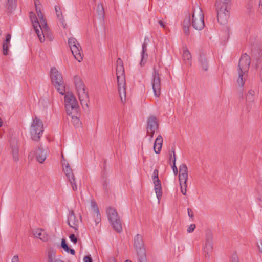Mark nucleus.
<instances>
[{"instance_id":"1","label":"nucleus","mask_w":262,"mask_h":262,"mask_svg":"<svg viewBox=\"0 0 262 262\" xmlns=\"http://www.w3.org/2000/svg\"><path fill=\"white\" fill-rule=\"evenodd\" d=\"M124 72V68L122 60L120 58H118L117 60L116 76L118 92L122 102L125 101L126 100L125 79Z\"/></svg>"},{"instance_id":"2","label":"nucleus","mask_w":262,"mask_h":262,"mask_svg":"<svg viewBox=\"0 0 262 262\" xmlns=\"http://www.w3.org/2000/svg\"><path fill=\"white\" fill-rule=\"evenodd\" d=\"M74 82L82 107L83 109H87L89 107L88 104L89 102V96L88 93L85 91L84 84L82 79L77 76H74Z\"/></svg>"},{"instance_id":"3","label":"nucleus","mask_w":262,"mask_h":262,"mask_svg":"<svg viewBox=\"0 0 262 262\" xmlns=\"http://www.w3.org/2000/svg\"><path fill=\"white\" fill-rule=\"evenodd\" d=\"M43 132V125L41 120L35 117L33 119V122L30 128L31 138L35 141H38Z\"/></svg>"},{"instance_id":"4","label":"nucleus","mask_w":262,"mask_h":262,"mask_svg":"<svg viewBox=\"0 0 262 262\" xmlns=\"http://www.w3.org/2000/svg\"><path fill=\"white\" fill-rule=\"evenodd\" d=\"M65 108L67 114L74 113L77 114V111H79V107L77 101L74 95L71 93L67 92L64 95Z\"/></svg>"},{"instance_id":"5","label":"nucleus","mask_w":262,"mask_h":262,"mask_svg":"<svg viewBox=\"0 0 262 262\" xmlns=\"http://www.w3.org/2000/svg\"><path fill=\"white\" fill-rule=\"evenodd\" d=\"M204 18L202 9L198 6L194 8L191 24L195 29L201 30L204 28L205 26Z\"/></svg>"},{"instance_id":"6","label":"nucleus","mask_w":262,"mask_h":262,"mask_svg":"<svg viewBox=\"0 0 262 262\" xmlns=\"http://www.w3.org/2000/svg\"><path fill=\"white\" fill-rule=\"evenodd\" d=\"M68 45L75 58L81 62L83 60L82 50L80 45L76 38L71 37L68 39Z\"/></svg>"},{"instance_id":"7","label":"nucleus","mask_w":262,"mask_h":262,"mask_svg":"<svg viewBox=\"0 0 262 262\" xmlns=\"http://www.w3.org/2000/svg\"><path fill=\"white\" fill-rule=\"evenodd\" d=\"M134 246L137 250L139 262H146L145 249L143 248L142 237L140 234H137L134 238Z\"/></svg>"},{"instance_id":"8","label":"nucleus","mask_w":262,"mask_h":262,"mask_svg":"<svg viewBox=\"0 0 262 262\" xmlns=\"http://www.w3.org/2000/svg\"><path fill=\"white\" fill-rule=\"evenodd\" d=\"M158 123L156 117L150 116L147 121V134L149 136V140L151 141L153 138L155 132L158 129Z\"/></svg>"},{"instance_id":"9","label":"nucleus","mask_w":262,"mask_h":262,"mask_svg":"<svg viewBox=\"0 0 262 262\" xmlns=\"http://www.w3.org/2000/svg\"><path fill=\"white\" fill-rule=\"evenodd\" d=\"M151 85L155 96L158 97L161 94V81L159 74L155 69L152 75Z\"/></svg>"},{"instance_id":"10","label":"nucleus","mask_w":262,"mask_h":262,"mask_svg":"<svg viewBox=\"0 0 262 262\" xmlns=\"http://www.w3.org/2000/svg\"><path fill=\"white\" fill-rule=\"evenodd\" d=\"M37 16L39 19V23L41 28H39V29L40 31L41 36H44L45 38V36L46 37H49V39L51 40L52 39L51 36L50 29L47 25L46 19L43 17V14H39Z\"/></svg>"},{"instance_id":"11","label":"nucleus","mask_w":262,"mask_h":262,"mask_svg":"<svg viewBox=\"0 0 262 262\" xmlns=\"http://www.w3.org/2000/svg\"><path fill=\"white\" fill-rule=\"evenodd\" d=\"M213 250V238L211 234L206 236L205 244L203 246V253L206 258H209Z\"/></svg>"},{"instance_id":"12","label":"nucleus","mask_w":262,"mask_h":262,"mask_svg":"<svg viewBox=\"0 0 262 262\" xmlns=\"http://www.w3.org/2000/svg\"><path fill=\"white\" fill-rule=\"evenodd\" d=\"M152 179L154 184L155 193L157 198L159 200L162 196V192L161 181L158 178V170L157 169H155L153 171Z\"/></svg>"},{"instance_id":"13","label":"nucleus","mask_w":262,"mask_h":262,"mask_svg":"<svg viewBox=\"0 0 262 262\" xmlns=\"http://www.w3.org/2000/svg\"><path fill=\"white\" fill-rule=\"evenodd\" d=\"M216 8L218 21L221 24H225L229 17V12L228 9L223 7Z\"/></svg>"},{"instance_id":"14","label":"nucleus","mask_w":262,"mask_h":262,"mask_svg":"<svg viewBox=\"0 0 262 262\" xmlns=\"http://www.w3.org/2000/svg\"><path fill=\"white\" fill-rule=\"evenodd\" d=\"M250 64V59L246 54L242 55L238 62V71L248 73Z\"/></svg>"},{"instance_id":"15","label":"nucleus","mask_w":262,"mask_h":262,"mask_svg":"<svg viewBox=\"0 0 262 262\" xmlns=\"http://www.w3.org/2000/svg\"><path fill=\"white\" fill-rule=\"evenodd\" d=\"M30 18L32 23L33 26L35 30V31L41 42H43L45 41L44 36H41V34L39 28H41L39 25V21L33 12L30 13Z\"/></svg>"},{"instance_id":"16","label":"nucleus","mask_w":262,"mask_h":262,"mask_svg":"<svg viewBox=\"0 0 262 262\" xmlns=\"http://www.w3.org/2000/svg\"><path fill=\"white\" fill-rule=\"evenodd\" d=\"M50 76L52 82L54 85L59 83H63L61 74L55 68H52L50 71Z\"/></svg>"},{"instance_id":"17","label":"nucleus","mask_w":262,"mask_h":262,"mask_svg":"<svg viewBox=\"0 0 262 262\" xmlns=\"http://www.w3.org/2000/svg\"><path fill=\"white\" fill-rule=\"evenodd\" d=\"M10 147L13 160L14 162H17L19 160V146L16 140H12L10 142Z\"/></svg>"},{"instance_id":"18","label":"nucleus","mask_w":262,"mask_h":262,"mask_svg":"<svg viewBox=\"0 0 262 262\" xmlns=\"http://www.w3.org/2000/svg\"><path fill=\"white\" fill-rule=\"evenodd\" d=\"M68 224L70 227L74 230H77L78 229L79 220L76 219L73 211L69 212L68 217Z\"/></svg>"},{"instance_id":"19","label":"nucleus","mask_w":262,"mask_h":262,"mask_svg":"<svg viewBox=\"0 0 262 262\" xmlns=\"http://www.w3.org/2000/svg\"><path fill=\"white\" fill-rule=\"evenodd\" d=\"M33 154L35 155L37 161L40 163H42L47 158V151L40 147L36 149Z\"/></svg>"},{"instance_id":"20","label":"nucleus","mask_w":262,"mask_h":262,"mask_svg":"<svg viewBox=\"0 0 262 262\" xmlns=\"http://www.w3.org/2000/svg\"><path fill=\"white\" fill-rule=\"evenodd\" d=\"M188 168L185 164L182 163L179 166V181H188Z\"/></svg>"},{"instance_id":"21","label":"nucleus","mask_w":262,"mask_h":262,"mask_svg":"<svg viewBox=\"0 0 262 262\" xmlns=\"http://www.w3.org/2000/svg\"><path fill=\"white\" fill-rule=\"evenodd\" d=\"M257 49L254 50L253 48L252 49V52L253 55H258V58L256 63V67L257 69L259 70L260 75L262 77V57L260 56L261 50L259 47H257Z\"/></svg>"},{"instance_id":"22","label":"nucleus","mask_w":262,"mask_h":262,"mask_svg":"<svg viewBox=\"0 0 262 262\" xmlns=\"http://www.w3.org/2000/svg\"><path fill=\"white\" fill-rule=\"evenodd\" d=\"M71 118V121L75 127H80L81 122L80 121L79 117L80 116L79 111H77V114L71 113L67 114Z\"/></svg>"},{"instance_id":"23","label":"nucleus","mask_w":262,"mask_h":262,"mask_svg":"<svg viewBox=\"0 0 262 262\" xmlns=\"http://www.w3.org/2000/svg\"><path fill=\"white\" fill-rule=\"evenodd\" d=\"M255 91L253 90H250L246 96V102L247 106L248 111L250 110V106L254 101Z\"/></svg>"},{"instance_id":"24","label":"nucleus","mask_w":262,"mask_h":262,"mask_svg":"<svg viewBox=\"0 0 262 262\" xmlns=\"http://www.w3.org/2000/svg\"><path fill=\"white\" fill-rule=\"evenodd\" d=\"M33 235L43 241H47L48 237L46 233L41 229H36L33 231Z\"/></svg>"},{"instance_id":"25","label":"nucleus","mask_w":262,"mask_h":262,"mask_svg":"<svg viewBox=\"0 0 262 262\" xmlns=\"http://www.w3.org/2000/svg\"><path fill=\"white\" fill-rule=\"evenodd\" d=\"M113 229L118 233H120L122 231V222L118 217L110 222Z\"/></svg>"},{"instance_id":"26","label":"nucleus","mask_w":262,"mask_h":262,"mask_svg":"<svg viewBox=\"0 0 262 262\" xmlns=\"http://www.w3.org/2000/svg\"><path fill=\"white\" fill-rule=\"evenodd\" d=\"M55 10L56 11V14L57 18H58V20L60 21V25L64 28L66 27V24L65 23V21L63 18V16L62 15V13L61 10V8L59 6H55Z\"/></svg>"},{"instance_id":"27","label":"nucleus","mask_w":262,"mask_h":262,"mask_svg":"<svg viewBox=\"0 0 262 262\" xmlns=\"http://www.w3.org/2000/svg\"><path fill=\"white\" fill-rule=\"evenodd\" d=\"M163 143V138L161 135H159L155 140L154 149L156 154H159L161 150Z\"/></svg>"},{"instance_id":"28","label":"nucleus","mask_w":262,"mask_h":262,"mask_svg":"<svg viewBox=\"0 0 262 262\" xmlns=\"http://www.w3.org/2000/svg\"><path fill=\"white\" fill-rule=\"evenodd\" d=\"M238 76L237 79V83L239 87H243L247 77V73L238 71Z\"/></svg>"},{"instance_id":"29","label":"nucleus","mask_w":262,"mask_h":262,"mask_svg":"<svg viewBox=\"0 0 262 262\" xmlns=\"http://www.w3.org/2000/svg\"><path fill=\"white\" fill-rule=\"evenodd\" d=\"M106 214L110 222L119 217L116 210L111 207H109L107 208Z\"/></svg>"},{"instance_id":"30","label":"nucleus","mask_w":262,"mask_h":262,"mask_svg":"<svg viewBox=\"0 0 262 262\" xmlns=\"http://www.w3.org/2000/svg\"><path fill=\"white\" fill-rule=\"evenodd\" d=\"M199 63L200 67L204 71H207L208 68V63L207 60L204 55H201L199 58Z\"/></svg>"},{"instance_id":"31","label":"nucleus","mask_w":262,"mask_h":262,"mask_svg":"<svg viewBox=\"0 0 262 262\" xmlns=\"http://www.w3.org/2000/svg\"><path fill=\"white\" fill-rule=\"evenodd\" d=\"M147 45L146 43H143L142 46V52H141V60L140 62L141 66H144L146 61V59L148 57L147 53Z\"/></svg>"},{"instance_id":"32","label":"nucleus","mask_w":262,"mask_h":262,"mask_svg":"<svg viewBox=\"0 0 262 262\" xmlns=\"http://www.w3.org/2000/svg\"><path fill=\"white\" fill-rule=\"evenodd\" d=\"M11 35L10 34H7L6 37V39L3 43V54L7 55L9 50V47L10 46V41L11 40Z\"/></svg>"},{"instance_id":"33","label":"nucleus","mask_w":262,"mask_h":262,"mask_svg":"<svg viewBox=\"0 0 262 262\" xmlns=\"http://www.w3.org/2000/svg\"><path fill=\"white\" fill-rule=\"evenodd\" d=\"M231 0H217L215 4L216 8L222 7L228 9L231 4Z\"/></svg>"},{"instance_id":"34","label":"nucleus","mask_w":262,"mask_h":262,"mask_svg":"<svg viewBox=\"0 0 262 262\" xmlns=\"http://www.w3.org/2000/svg\"><path fill=\"white\" fill-rule=\"evenodd\" d=\"M48 262H56L59 259H56V251L51 249L48 252Z\"/></svg>"},{"instance_id":"35","label":"nucleus","mask_w":262,"mask_h":262,"mask_svg":"<svg viewBox=\"0 0 262 262\" xmlns=\"http://www.w3.org/2000/svg\"><path fill=\"white\" fill-rule=\"evenodd\" d=\"M61 246L64 250L67 253H70L72 255H74L75 254V250L71 249L68 247L64 239H62L61 243Z\"/></svg>"},{"instance_id":"36","label":"nucleus","mask_w":262,"mask_h":262,"mask_svg":"<svg viewBox=\"0 0 262 262\" xmlns=\"http://www.w3.org/2000/svg\"><path fill=\"white\" fill-rule=\"evenodd\" d=\"M96 11L99 19H103L104 16V11L103 7L101 4L98 5Z\"/></svg>"},{"instance_id":"37","label":"nucleus","mask_w":262,"mask_h":262,"mask_svg":"<svg viewBox=\"0 0 262 262\" xmlns=\"http://www.w3.org/2000/svg\"><path fill=\"white\" fill-rule=\"evenodd\" d=\"M63 171L68 179L72 178V177H74L72 169L70 167L68 163H67V166H65V167H64Z\"/></svg>"},{"instance_id":"38","label":"nucleus","mask_w":262,"mask_h":262,"mask_svg":"<svg viewBox=\"0 0 262 262\" xmlns=\"http://www.w3.org/2000/svg\"><path fill=\"white\" fill-rule=\"evenodd\" d=\"M187 181H179L181 192L183 195H186L187 187Z\"/></svg>"},{"instance_id":"39","label":"nucleus","mask_w":262,"mask_h":262,"mask_svg":"<svg viewBox=\"0 0 262 262\" xmlns=\"http://www.w3.org/2000/svg\"><path fill=\"white\" fill-rule=\"evenodd\" d=\"M55 88H56L57 91L61 94V95H65L66 93V88L64 85L63 83H59L56 85H54Z\"/></svg>"},{"instance_id":"40","label":"nucleus","mask_w":262,"mask_h":262,"mask_svg":"<svg viewBox=\"0 0 262 262\" xmlns=\"http://www.w3.org/2000/svg\"><path fill=\"white\" fill-rule=\"evenodd\" d=\"M7 7L9 11L12 10L16 7V0H8Z\"/></svg>"},{"instance_id":"41","label":"nucleus","mask_w":262,"mask_h":262,"mask_svg":"<svg viewBox=\"0 0 262 262\" xmlns=\"http://www.w3.org/2000/svg\"><path fill=\"white\" fill-rule=\"evenodd\" d=\"M183 57L185 61H189L191 58V55L189 51L187 49L183 50Z\"/></svg>"},{"instance_id":"42","label":"nucleus","mask_w":262,"mask_h":262,"mask_svg":"<svg viewBox=\"0 0 262 262\" xmlns=\"http://www.w3.org/2000/svg\"><path fill=\"white\" fill-rule=\"evenodd\" d=\"M172 152L173 154V159L172 160L173 165L172 166V170H173L174 174H177L178 173V169H177V166H176V155L174 154V149L173 147L172 148Z\"/></svg>"},{"instance_id":"43","label":"nucleus","mask_w":262,"mask_h":262,"mask_svg":"<svg viewBox=\"0 0 262 262\" xmlns=\"http://www.w3.org/2000/svg\"><path fill=\"white\" fill-rule=\"evenodd\" d=\"M93 217L96 225H97L101 221V216L99 211L94 213Z\"/></svg>"},{"instance_id":"44","label":"nucleus","mask_w":262,"mask_h":262,"mask_svg":"<svg viewBox=\"0 0 262 262\" xmlns=\"http://www.w3.org/2000/svg\"><path fill=\"white\" fill-rule=\"evenodd\" d=\"M191 25L190 14H189L187 17H186L183 21V27H190Z\"/></svg>"},{"instance_id":"45","label":"nucleus","mask_w":262,"mask_h":262,"mask_svg":"<svg viewBox=\"0 0 262 262\" xmlns=\"http://www.w3.org/2000/svg\"><path fill=\"white\" fill-rule=\"evenodd\" d=\"M71 185L72 189L74 191H76L77 190V185L76 184V181L74 177H72L69 179Z\"/></svg>"},{"instance_id":"46","label":"nucleus","mask_w":262,"mask_h":262,"mask_svg":"<svg viewBox=\"0 0 262 262\" xmlns=\"http://www.w3.org/2000/svg\"><path fill=\"white\" fill-rule=\"evenodd\" d=\"M91 206L92 209H93L94 213H96L97 212V211H99L98 206L95 201H91Z\"/></svg>"},{"instance_id":"47","label":"nucleus","mask_w":262,"mask_h":262,"mask_svg":"<svg viewBox=\"0 0 262 262\" xmlns=\"http://www.w3.org/2000/svg\"><path fill=\"white\" fill-rule=\"evenodd\" d=\"M195 228V225L193 224H191L189 227L187 228V231L188 233H191L192 232Z\"/></svg>"},{"instance_id":"48","label":"nucleus","mask_w":262,"mask_h":262,"mask_svg":"<svg viewBox=\"0 0 262 262\" xmlns=\"http://www.w3.org/2000/svg\"><path fill=\"white\" fill-rule=\"evenodd\" d=\"M69 238L71 240V241L74 243V244H76L77 242V239L74 234H71L69 236Z\"/></svg>"},{"instance_id":"49","label":"nucleus","mask_w":262,"mask_h":262,"mask_svg":"<svg viewBox=\"0 0 262 262\" xmlns=\"http://www.w3.org/2000/svg\"><path fill=\"white\" fill-rule=\"evenodd\" d=\"M84 262H93L90 256H86L83 258Z\"/></svg>"},{"instance_id":"50","label":"nucleus","mask_w":262,"mask_h":262,"mask_svg":"<svg viewBox=\"0 0 262 262\" xmlns=\"http://www.w3.org/2000/svg\"><path fill=\"white\" fill-rule=\"evenodd\" d=\"M11 262H19L18 255H14L12 258Z\"/></svg>"},{"instance_id":"51","label":"nucleus","mask_w":262,"mask_h":262,"mask_svg":"<svg viewBox=\"0 0 262 262\" xmlns=\"http://www.w3.org/2000/svg\"><path fill=\"white\" fill-rule=\"evenodd\" d=\"M187 212H188V215L189 216V217L192 218L193 217V212L190 208L187 209Z\"/></svg>"},{"instance_id":"52","label":"nucleus","mask_w":262,"mask_h":262,"mask_svg":"<svg viewBox=\"0 0 262 262\" xmlns=\"http://www.w3.org/2000/svg\"><path fill=\"white\" fill-rule=\"evenodd\" d=\"M183 30L186 35H188L189 34V27H183Z\"/></svg>"},{"instance_id":"53","label":"nucleus","mask_w":262,"mask_h":262,"mask_svg":"<svg viewBox=\"0 0 262 262\" xmlns=\"http://www.w3.org/2000/svg\"><path fill=\"white\" fill-rule=\"evenodd\" d=\"M34 4L35 8L37 7H40L41 6L39 0H34Z\"/></svg>"},{"instance_id":"54","label":"nucleus","mask_w":262,"mask_h":262,"mask_svg":"<svg viewBox=\"0 0 262 262\" xmlns=\"http://www.w3.org/2000/svg\"><path fill=\"white\" fill-rule=\"evenodd\" d=\"M260 244H257V248L259 251L262 253V242H260Z\"/></svg>"},{"instance_id":"55","label":"nucleus","mask_w":262,"mask_h":262,"mask_svg":"<svg viewBox=\"0 0 262 262\" xmlns=\"http://www.w3.org/2000/svg\"><path fill=\"white\" fill-rule=\"evenodd\" d=\"M36 11L37 15H38L39 14H42L41 9H40V7L36 8Z\"/></svg>"},{"instance_id":"56","label":"nucleus","mask_w":262,"mask_h":262,"mask_svg":"<svg viewBox=\"0 0 262 262\" xmlns=\"http://www.w3.org/2000/svg\"><path fill=\"white\" fill-rule=\"evenodd\" d=\"M259 11L262 13V0H260L259 4Z\"/></svg>"},{"instance_id":"57","label":"nucleus","mask_w":262,"mask_h":262,"mask_svg":"<svg viewBox=\"0 0 262 262\" xmlns=\"http://www.w3.org/2000/svg\"><path fill=\"white\" fill-rule=\"evenodd\" d=\"M158 23L161 26V27H162L163 28H165V25L164 23L162 21L159 20L158 21Z\"/></svg>"},{"instance_id":"58","label":"nucleus","mask_w":262,"mask_h":262,"mask_svg":"<svg viewBox=\"0 0 262 262\" xmlns=\"http://www.w3.org/2000/svg\"><path fill=\"white\" fill-rule=\"evenodd\" d=\"M148 42H149V39H148V37L146 36L144 38V40L143 43H146V45H147Z\"/></svg>"},{"instance_id":"59","label":"nucleus","mask_w":262,"mask_h":262,"mask_svg":"<svg viewBox=\"0 0 262 262\" xmlns=\"http://www.w3.org/2000/svg\"><path fill=\"white\" fill-rule=\"evenodd\" d=\"M232 262H238L236 256H234L232 257Z\"/></svg>"},{"instance_id":"60","label":"nucleus","mask_w":262,"mask_h":262,"mask_svg":"<svg viewBox=\"0 0 262 262\" xmlns=\"http://www.w3.org/2000/svg\"><path fill=\"white\" fill-rule=\"evenodd\" d=\"M108 262H116L114 258L111 257L108 259Z\"/></svg>"},{"instance_id":"61","label":"nucleus","mask_w":262,"mask_h":262,"mask_svg":"<svg viewBox=\"0 0 262 262\" xmlns=\"http://www.w3.org/2000/svg\"><path fill=\"white\" fill-rule=\"evenodd\" d=\"M67 163H66L65 161L64 162H63V163H62L63 168H64V167H65V166H67Z\"/></svg>"},{"instance_id":"62","label":"nucleus","mask_w":262,"mask_h":262,"mask_svg":"<svg viewBox=\"0 0 262 262\" xmlns=\"http://www.w3.org/2000/svg\"><path fill=\"white\" fill-rule=\"evenodd\" d=\"M67 163H66L65 161L64 162H63V163H62L63 168H64V167H65V166H67Z\"/></svg>"},{"instance_id":"63","label":"nucleus","mask_w":262,"mask_h":262,"mask_svg":"<svg viewBox=\"0 0 262 262\" xmlns=\"http://www.w3.org/2000/svg\"><path fill=\"white\" fill-rule=\"evenodd\" d=\"M56 262H64V261L61 259H58Z\"/></svg>"},{"instance_id":"64","label":"nucleus","mask_w":262,"mask_h":262,"mask_svg":"<svg viewBox=\"0 0 262 262\" xmlns=\"http://www.w3.org/2000/svg\"><path fill=\"white\" fill-rule=\"evenodd\" d=\"M172 158V154L170 155V160H171Z\"/></svg>"}]
</instances>
